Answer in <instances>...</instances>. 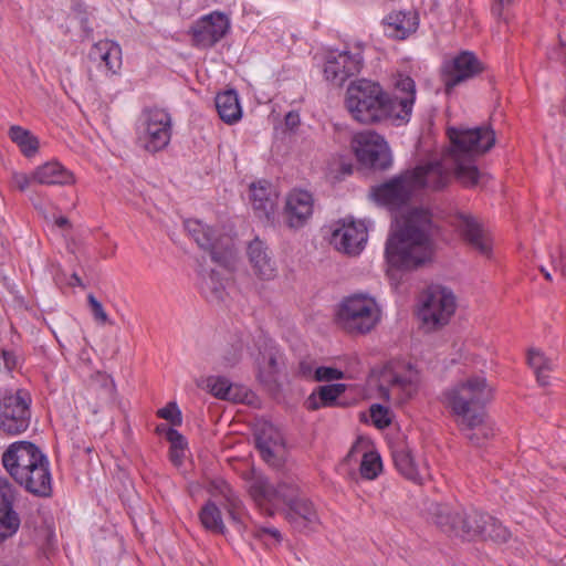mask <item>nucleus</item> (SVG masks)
<instances>
[{"instance_id":"13","label":"nucleus","mask_w":566,"mask_h":566,"mask_svg":"<svg viewBox=\"0 0 566 566\" xmlns=\"http://www.w3.org/2000/svg\"><path fill=\"white\" fill-rule=\"evenodd\" d=\"M368 239V230L363 221H343L331 238V244L347 255L359 254Z\"/></svg>"},{"instance_id":"40","label":"nucleus","mask_w":566,"mask_h":566,"mask_svg":"<svg viewBox=\"0 0 566 566\" xmlns=\"http://www.w3.org/2000/svg\"><path fill=\"white\" fill-rule=\"evenodd\" d=\"M251 497L259 504L262 502L271 503L273 501V486L264 476H254L249 485Z\"/></svg>"},{"instance_id":"50","label":"nucleus","mask_w":566,"mask_h":566,"mask_svg":"<svg viewBox=\"0 0 566 566\" xmlns=\"http://www.w3.org/2000/svg\"><path fill=\"white\" fill-rule=\"evenodd\" d=\"M31 182H34L32 179V175L28 176L24 172H17L14 171L11 177V185L12 187L19 189L20 191H24L29 188Z\"/></svg>"},{"instance_id":"21","label":"nucleus","mask_w":566,"mask_h":566,"mask_svg":"<svg viewBox=\"0 0 566 566\" xmlns=\"http://www.w3.org/2000/svg\"><path fill=\"white\" fill-rule=\"evenodd\" d=\"M88 60L109 77L118 74L122 69V49L114 41L102 40L91 48Z\"/></svg>"},{"instance_id":"34","label":"nucleus","mask_w":566,"mask_h":566,"mask_svg":"<svg viewBox=\"0 0 566 566\" xmlns=\"http://www.w3.org/2000/svg\"><path fill=\"white\" fill-rule=\"evenodd\" d=\"M220 492L224 499L223 507L227 511L233 524L235 525L237 530L239 532L245 531V525L243 521L244 507L242 501L227 483H223Z\"/></svg>"},{"instance_id":"4","label":"nucleus","mask_w":566,"mask_h":566,"mask_svg":"<svg viewBox=\"0 0 566 566\" xmlns=\"http://www.w3.org/2000/svg\"><path fill=\"white\" fill-rule=\"evenodd\" d=\"M486 382L474 377L461 381L443 392V403L461 430H471L483 423L486 412Z\"/></svg>"},{"instance_id":"2","label":"nucleus","mask_w":566,"mask_h":566,"mask_svg":"<svg viewBox=\"0 0 566 566\" xmlns=\"http://www.w3.org/2000/svg\"><path fill=\"white\" fill-rule=\"evenodd\" d=\"M416 101V84L399 74L392 92L368 80L352 83L346 92V107L353 118L361 124H374L385 119L408 122Z\"/></svg>"},{"instance_id":"64","label":"nucleus","mask_w":566,"mask_h":566,"mask_svg":"<svg viewBox=\"0 0 566 566\" xmlns=\"http://www.w3.org/2000/svg\"><path fill=\"white\" fill-rule=\"evenodd\" d=\"M563 113H564V115H566V101H565V104L563 106Z\"/></svg>"},{"instance_id":"57","label":"nucleus","mask_w":566,"mask_h":566,"mask_svg":"<svg viewBox=\"0 0 566 566\" xmlns=\"http://www.w3.org/2000/svg\"><path fill=\"white\" fill-rule=\"evenodd\" d=\"M300 371L303 376H308L311 374V368L306 366L305 363L300 364Z\"/></svg>"},{"instance_id":"60","label":"nucleus","mask_w":566,"mask_h":566,"mask_svg":"<svg viewBox=\"0 0 566 566\" xmlns=\"http://www.w3.org/2000/svg\"><path fill=\"white\" fill-rule=\"evenodd\" d=\"M541 271L547 281H552V275L548 271H546L544 268H541Z\"/></svg>"},{"instance_id":"3","label":"nucleus","mask_w":566,"mask_h":566,"mask_svg":"<svg viewBox=\"0 0 566 566\" xmlns=\"http://www.w3.org/2000/svg\"><path fill=\"white\" fill-rule=\"evenodd\" d=\"M433 223L422 208L410 210L386 243V259L390 266L413 270L431 259Z\"/></svg>"},{"instance_id":"48","label":"nucleus","mask_w":566,"mask_h":566,"mask_svg":"<svg viewBox=\"0 0 566 566\" xmlns=\"http://www.w3.org/2000/svg\"><path fill=\"white\" fill-rule=\"evenodd\" d=\"M87 303L96 322L99 324L109 323L108 315L105 312L102 303L93 294L87 295Z\"/></svg>"},{"instance_id":"25","label":"nucleus","mask_w":566,"mask_h":566,"mask_svg":"<svg viewBox=\"0 0 566 566\" xmlns=\"http://www.w3.org/2000/svg\"><path fill=\"white\" fill-rule=\"evenodd\" d=\"M247 253L252 270L259 279L269 281L276 276V263L263 241L259 238L252 240Z\"/></svg>"},{"instance_id":"55","label":"nucleus","mask_w":566,"mask_h":566,"mask_svg":"<svg viewBox=\"0 0 566 566\" xmlns=\"http://www.w3.org/2000/svg\"><path fill=\"white\" fill-rule=\"evenodd\" d=\"M55 224L59 227V228H65V227H70V221L67 218L65 217H59L56 220H55Z\"/></svg>"},{"instance_id":"41","label":"nucleus","mask_w":566,"mask_h":566,"mask_svg":"<svg viewBox=\"0 0 566 566\" xmlns=\"http://www.w3.org/2000/svg\"><path fill=\"white\" fill-rule=\"evenodd\" d=\"M298 488L289 482H281L275 488L273 486V501L272 504H276L279 502L284 503L287 507L293 501H297L300 497Z\"/></svg>"},{"instance_id":"29","label":"nucleus","mask_w":566,"mask_h":566,"mask_svg":"<svg viewBox=\"0 0 566 566\" xmlns=\"http://www.w3.org/2000/svg\"><path fill=\"white\" fill-rule=\"evenodd\" d=\"M250 192L253 209L259 217L270 220L276 207V197L272 193L270 185L266 181L254 182L250 187Z\"/></svg>"},{"instance_id":"16","label":"nucleus","mask_w":566,"mask_h":566,"mask_svg":"<svg viewBox=\"0 0 566 566\" xmlns=\"http://www.w3.org/2000/svg\"><path fill=\"white\" fill-rule=\"evenodd\" d=\"M15 488L0 476V542L12 537L20 528L21 520L14 510Z\"/></svg>"},{"instance_id":"15","label":"nucleus","mask_w":566,"mask_h":566,"mask_svg":"<svg viewBox=\"0 0 566 566\" xmlns=\"http://www.w3.org/2000/svg\"><path fill=\"white\" fill-rule=\"evenodd\" d=\"M361 67L363 56L360 52H331L326 57L324 75L327 81L340 86L348 77L358 74Z\"/></svg>"},{"instance_id":"56","label":"nucleus","mask_w":566,"mask_h":566,"mask_svg":"<svg viewBox=\"0 0 566 566\" xmlns=\"http://www.w3.org/2000/svg\"><path fill=\"white\" fill-rule=\"evenodd\" d=\"M340 170H342V174L345 176V175H350L353 172V165L352 164H347V163H343L340 165Z\"/></svg>"},{"instance_id":"9","label":"nucleus","mask_w":566,"mask_h":566,"mask_svg":"<svg viewBox=\"0 0 566 566\" xmlns=\"http://www.w3.org/2000/svg\"><path fill=\"white\" fill-rule=\"evenodd\" d=\"M46 455L30 441H17L2 454V464L10 476L20 484L27 474Z\"/></svg>"},{"instance_id":"58","label":"nucleus","mask_w":566,"mask_h":566,"mask_svg":"<svg viewBox=\"0 0 566 566\" xmlns=\"http://www.w3.org/2000/svg\"><path fill=\"white\" fill-rule=\"evenodd\" d=\"M72 280H73V282H72L73 285H78V286L82 285V280L77 274L74 273L72 275Z\"/></svg>"},{"instance_id":"63","label":"nucleus","mask_w":566,"mask_h":566,"mask_svg":"<svg viewBox=\"0 0 566 566\" xmlns=\"http://www.w3.org/2000/svg\"><path fill=\"white\" fill-rule=\"evenodd\" d=\"M1 566H22V565H20L18 563H6V564H3Z\"/></svg>"},{"instance_id":"52","label":"nucleus","mask_w":566,"mask_h":566,"mask_svg":"<svg viewBox=\"0 0 566 566\" xmlns=\"http://www.w3.org/2000/svg\"><path fill=\"white\" fill-rule=\"evenodd\" d=\"M185 450L186 449L170 448L169 458L175 465L179 467L182 463Z\"/></svg>"},{"instance_id":"19","label":"nucleus","mask_w":566,"mask_h":566,"mask_svg":"<svg viewBox=\"0 0 566 566\" xmlns=\"http://www.w3.org/2000/svg\"><path fill=\"white\" fill-rule=\"evenodd\" d=\"M254 436L262 459L272 465L279 464L285 448L280 430L270 422H263L259 424Z\"/></svg>"},{"instance_id":"43","label":"nucleus","mask_w":566,"mask_h":566,"mask_svg":"<svg viewBox=\"0 0 566 566\" xmlns=\"http://www.w3.org/2000/svg\"><path fill=\"white\" fill-rule=\"evenodd\" d=\"M279 352L274 348H270L263 358L266 359L264 366L260 368L259 378L263 382H270L273 377L279 373Z\"/></svg>"},{"instance_id":"54","label":"nucleus","mask_w":566,"mask_h":566,"mask_svg":"<svg viewBox=\"0 0 566 566\" xmlns=\"http://www.w3.org/2000/svg\"><path fill=\"white\" fill-rule=\"evenodd\" d=\"M554 269L559 270L566 276V256H562L559 262L554 264Z\"/></svg>"},{"instance_id":"12","label":"nucleus","mask_w":566,"mask_h":566,"mask_svg":"<svg viewBox=\"0 0 566 566\" xmlns=\"http://www.w3.org/2000/svg\"><path fill=\"white\" fill-rule=\"evenodd\" d=\"M413 175L406 170L389 181L373 189L374 199L390 209H398L406 205L416 192L412 182Z\"/></svg>"},{"instance_id":"51","label":"nucleus","mask_w":566,"mask_h":566,"mask_svg":"<svg viewBox=\"0 0 566 566\" xmlns=\"http://www.w3.org/2000/svg\"><path fill=\"white\" fill-rule=\"evenodd\" d=\"M167 440L170 448L186 449L187 442L185 437L175 429H167Z\"/></svg>"},{"instance_id":"37","label":"nucleus","mask_w":566,"mask_h":566,"mask_svg":"<svg viewBox=\"0 0 566 566\" xmlns=\"http://www.w3.org/2000/svg\"><path fill=\"white\" fill-rule=\"evenodd\" d=\"M199 518L206 530L216 534H224L226 526L221 511L213 502L209 501L201 507Z\"/></svg>"},{"instance_id":"49","label":"nucleus","mask_w":566,"mask_h":566,"mask_svg":"<svg viewBox=\"0 0 566 566\" xmlns=\"http://www.w3.org/2000/svg\"><path fill=\"white\" fill-rule=\"evenodd\" d=\"M316 381H331L343 378V371L333 367H318L314 376Z\"/></svg>"},{"instance_id":"26","label":"nucleus","mask_w":566,"mask_h":566,"mask_svg":"<svg viewBox=\"0 0 566 566\" xmlns=\"http://www.w3.org/2000/svg\"><path fill=\"white\" fill-rule=\"evenodd\" d=\"M19 485L39 497H49L52 494V476L48 457L27 474V478Z\"/></svg>"},{"instance_id":"11","label":"nucleus","mask_w":566,"mask_h":566,"mask_svg":"<svg viewBox=\"0 0 566 566\" xmlns=\"http://www.w3.org/2000/svg\"><path fill=\"white\" fill-rule=\"evenodd\" d=\"M30 397L25 391L6 396L0 402V429L7 434H20L30 424Z\"/></svg>"},{"instance_id":"61","label":"nucleus","mask_w":566,"mask_h":566,"mask_svg":"<svg viewBox=\"0 0 566 566\" xmlns=\"http://www.w3.org/2000/svg\"><path fill=\"white\" fill-rule=\"evenodd\" d=\"M512 2H514V0H497V4H501L502 7L509 6Z\"/></svg>"},{"instance_id":"53","label":"nucleus","mask_w":566,"mask_h":566,"mask_svg":"<svg viewBox=\"0 0 566 566\" xmlns=\"http://www.w3.org/2000/svg\"><path fill=\"white\" fill-rule=\"evenodd\" d=\"M300 124V116L296 113L290 112L285 116V125L290 128H294Z\"/></svg>"},{"instance_id":"28","label":"nucleus","mask_w":566,"mask_h":566,"mask_svg":"<svg viewBox=\"0 0 566 566\" xmlns=\"http://www.w3.org/2000/svg\"><path fill=\"white\" fill-rule=\"evenodd\" d=\"M386 32L389 36L405 40L418 28V17L413 12H391L385 19Z\"/></svg>"},{"instance_id":"59","label":"nucleus","mask_w":566,"mask_h":566,"mask_svg":"<svg viewBox=\"0 0 566 566\" xmlns=\"http://www.w3.org/2000/svg\"><path fill=\"white\" fill-rule=\"evenodd\" d=\"M82 25H83V29L84 31L86 32L87 35H90L92 33V29L88 28V24H87V20L86 19H83L82 20Z\"/></svg>"},{"instance_id":"45","label":"nucleus","mask_w":566,"mask_h":566,"mask_svg":"<svg viewBox=\"0 0 566 566\" xmlns=\"http://www.w3.org/2000/svg\"><path fill=\"white\" fill-rule=\"evenodd\" d=\"M252 535L265 545H275L282 541V535L275 527L255 526L252 530Z\"/></svg>"},{"instance_id":"18","label":"nucleus","mask_w":566,"mask_h":566,"mask_svg":"<svg viewBox=\"0 0 566 566\" xmlns=\"http://www.w3.org/2000/svg\"><path fill=\"white\" fill-rule=\"evenodd\" d=\"M481 71L480 62L470 52H462L443 65V83L449 93L454 86L475 76Z\"/></svg>"},{"instance_id":"38","label":"nucleus","mask_w":566,"mask_h":566,"mask_svg":"<svg viewBox=\"0 0 566 566\" xmlns=\"http://www.w3.org/2000/svg\"><path fill=\"white\" fill-rule=\"evenodd\" d=\"M200 289L202 294L210 301H222L226 294V287L220 273L211 270L202 276Z\"/></svg>"},{"instance_id":"8","label":"nucleus","mask_w":566,"mask_h":566,"mask_svg":"<svg viewBox=\"0 0 566 566\" xmlns=\"http://www.w3.org/2000/svg\"><path fill=\"white\" fill-rule=\"evenodd\" d=\"M352 148L357 160L371 169L386 170L392 158L389 146L382 136L374 130H363L352 138Z\"/></svg>"},{"instance_id":"47","label":"nucleus","mask_w":566,"mask_h":566,"mask_svg":"<svg viewBox=\"0 0 566 566\" xmlns=\"http://www.w3.org/2000/svg\"><path fill=\"white\" fill-rule=\"evenodd\" d=\"M157 416L169 421L172 426H180L182 418L176 402H169L157 411Z\"/></svg>"},{"instance_id":"46","label":"nucleus","mask_w":566,"mask_h":566,"mask_svg":"<svg viewBox=\"0 0 566 566\" xmlns=\"http://www.w3.org/2000/svg\"><path fill=\"white\" fill-rule=\"evenodd\" d=\"M370 417L374 424L379 429L388 427L391 422L388 409L378 403L370 407Z\"/></svg>"},{"instance_id":"42","label":"nucleus","mask_w":566,"mask_h":566,"mask_svg":"<svg viewBox=\"0 0 566 566\" xmlns=\"http://www.w3.org/2000/svg\"><path fill=\"white\" fill-rule=\"evenodd\" d=\"M381 459L376 452H366L360 462V474L367 480H374L381 471Z\"/></svg>"},{"instance_id":"23","label":"nucleus","mask_w":566,"mask_h":566,"mask_svg":"<svg viewBox=\"0 0 566 566\" xmlns=\"http://www.w3.org/2000/svg\"><path fill=\"white\" fill-rule=\"evenodd\" d=\"M454 224L461 237L472 249L476 250L482 255H491V242L485 237L482 224L475 218L470 214L459 213L455 217Z\"/></svg>"},{"instance_id":"17","label":"nucleus","mask_w":566,"mask_h":566,"mask_svg":"<svg viewBox=\"0 0 566 566\" xmlns=\"http://www.w3.org/2000/svg\"><path fill=\"white\" fill-rule=\"evenodd\" d=\"M314 210L313 196L305 190L294 189L286 196L284 220L289 228L300 229L311 219Z\"/></svg>"},{"instance_id":"39","label":"nucleus","mask_w":566,"mask_h":566,"mask_svg":"<svg viewBox=\"0 0 566 566\" xmlns=\"http://www.w3.org/2000/svg\"><path fill=\"white\" fill-rule=\"evenodd\" d=\"M207 386L210 392L217 398L233 401L238 399L237 387L226 377H209L207 379Z\"/></svg>"},{"instance_id":"20","label":"nucleus","mask_w":566,"mask_h":566,"mask_svg":"<svg viewBox=\"0 0 566 566\" xmlns=\"http://www.w3.org/2000/svg\"><path fill=\"white\" fill-rule=\"evenodd\" d=\"M382 382L387 386L384 384L379 386L381 397L387 400L392 398L398 403L410 399L417 391V374L410 369L403 374H385Z\"/></svg>"},{"instance_id":"32","label":"nucleus","mask_w":566,"mask_h":566,"mask_svg":"<svg viewBox=\"0 0 566 566\" xmlns=\"http://www.w3.org/2000/svg\"><path fill=\"white\" fill-rule=\"evenodd\" d=\"M216 108L220 118L227 124H234L242 117V109L234 90L217 94Z\"/></svg>"},{"instance_id":"31","label":"nucleus","mask_w":566,"mask_h":566,"mask_svg":"<svg viewBox=\"0 0 566 566\" xmlns=\"http://www.w3.org/2000/svg\"><path fill=\"white\" fill-rule=\"evenodd\" d=\"M492 520V517L488 514H484L479 511L467 512L464 510V518H462L461 530L459 538L472 541L479 537H483L486 531V525ZM447 526V524H444ZM449 530H452L450 525H448ZM455 528H453L454 531Z\"/></svg>"},{"instance_id":"30","label":"nucleus","mask_w":566,"mask_h":566,"mask_svg":"<svg viewBox=\"0 0 566 566\" xmlns=\"http://www.w3.org/2000/svg\"><path fill=\"white\" fill-rule=\"evenodd\" d=\"M392 459L397 470L416 483H422L426 469H420L406 444L397 446L392 451Z\"/></svg>"},{"instance_id":"27","label":"nucleus","mask_w":566,"mask_h":566,"mask_svg":"<svg viewBox=\"0 0 566 566\" xmlns=\"http://www.w3.org/2000/svg\"><path fill=\"white\" fill-rule=\"evenodd\" d=\"M32 179L39 185L66 186L75 184L73 172L56 160L48 161L32 171Z\"/></svg>"},{"instance_id":"62","label":"nucleus","mask_w":566,"mask_h":566,"mask_svg":"<svg viewBox=\"0 0 566 566\" xmlns=\"http://www.w3.org/2000/svg\"><path fill=\"white\" fill-rule=\"evenodd\" d=\"M167 429L168 428L165 424H160V426L157 427V431L159 433L165 432L166 436H167Z\"/></svg>"},{"instance_id":"10","label":"nucleus","mask_w":566,"mask_h":566,"mask_svg":"<svg viewBox=\"0 0 566 566\" xmlns=\"http://www.w3.org/2000/svg\"><path fill=\"white\" fill-rule=\"evenodd\" d=\"M171 137V117L161 108H150L144 113L143 128L138 140L142 146L156 153L164 149Z\"/></svg>"},{"instance_id":"35","label":"nucleus","mask_w":566,"mask_h":566,"mask_svg":"<svg viewBox=\"0 0 566 566\" xmlns=\"http://www.w3.org/2000/svg\"><path fill=\"white\" fill-rule=\"evenodd\" d=\"M527 363L534 370L538 384L547 386L549 384V373L554 367L553 361L539 349L531 348L527 353Z\"/></svg>"},{"instance_id":"5","label":"nucleus","mask_w":566,"mask_h":566,"mask_svg":"<svg viewBox=\"0 0 566 566\" xmlns=\"http://www.w3.org/2000/svg\"><path fill=\"white\" fill-rule=\"evenodd\" d=\"M381 311L376 300L357 293L345 297L338 305L336 322L349 334H367L380 322Z\"/></svg>"},{"instance_id":"1","label":"nucleus","mask_w":566,"mask_h":566,"mask_svg":"<svg viewBox=\"0 0 566 566\" xmlns=\"http://www.w3.org/2000/svg\"><path fill=\"white\" fill-rule=\"evenodd\" d=\"M451 147L440 161L418 166L408 172L413 175L416 191L420 189L441 190L449 185L452 175L463 186L476 185L480 172L475 158L488 151L495 143L494 132L489 128H449Z\"/></svg>"},{"instance_id":"22","label":"nucleus","mask_w":566,"mask_h":566,"mask_svg":"<svg viewBox=\"0 0 566 566\" xmlns=\"http://www.w3.org/2000/svg\"><path fill=\"white\" fill-rule=\"evenodd\" d=\"M285 518L295 531L301 533L315 532L321 524L316 509L305 497H300L290 504Z\"/></svg>"},{"instance_id":"33","label":"nucleus","mask_w":566,"mask_h":566,"mask_svg":"<svg viewBox=\"0 0 566 566\" xmlns=\"http://www.w3.org/2000/svg\"><path fill=\"white\" fill-rule=\"evenodd\" d=\"M346 385L333 384L319 387L317 394H312L306 400V408L308 410H317L322 407L333 406L336 399L344 394Z\"/></svg>"},{"instance_id":"7","label":"nucleus","mask_w":566,"mask_h":566,"mask_svg":"<svg viewBox=\"0 0 566 566\" xmlns=\"http://www.w3.org/2000/svg\"><path fill=\"white\" fill-rule=\"evenodd\" d=\"M419 317L433 328L446 325L455 311L452 292L440 285L429 286L420 297Z\"/></svg>"},{"instance_id":"14","label":"nucleus","mask_w":566,"mask_h":566,"mask_svg":"<svg viewBox=\"0 0 566 566\" xmlns=\"http://www.w3.org/2000/svg\"><path fill=\"white\" fill-rule=\"evenodd\" d=\"M230 21L220 12L202 17L191 28L192 43L198 48H211L229 31Z\"/></svg>"},{"instance_id":"44","label":"nucleus","mask_w":566,"mask_h":566,"mask_svg":"<svg viewBox=\"0 0 566 566\" xmlns=\"http://www.w3.org/2000/svg\"><path fill=\"white\" fill-rule=\"evenodd\" d=\"M245 348V342L240 337L234 340L229 348H227L223 353V366L232 367L237 365L242 358L243 350Z\"/></svg>"},{"instance_id":"36","label":"nucleus","mask_w":566,"mask_h":566,"mask_svg":"<svg viewBox=\"0 0 566 566\" xmlns=\"http://www.w3.org/2000/svg\"><path fill=\"white\" fill-rule=\"evenodd\" d=\"M11 140L25 157H33L39 150V139L28 129L13 125L9 129Z\"/></svg>"},{"instance_id":"6","label":"nucleus","mask_w":566,"mask_h":566,"mask_svg":"<svg viewBox=\"0 0 566 566\" xmlns=\"http://www.w3.org/2000/svg\"><path fill=\"white\" fill-rule=\"evenodd\" d=\"M185 228L201 249L210 252L213 262L226 269L233 265L235 251L231 235H217L213 229L196 219L187 220Z\"/></svg>"},{"instance_id":"24","label":"nucleus","mask_w":566,"mask_h":566,"mask_svg":"<svg viewBox=\"0 0 566 566\" xmlns=\"http://www.w3.org/2000/svg\"><path fill=\"white\" fill-rule=\"evenodd\" d=\"M429 520L442 533L449 537H458L461 530H449L447 525L452 528H461L462 518H464V509L455 507L444 503H432L427 510Z\"/></svg>"}]
</instances>
